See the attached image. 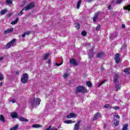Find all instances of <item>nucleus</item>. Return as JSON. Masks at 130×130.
Instances as JSON below:
<instances>
[{"label": "nucleus", "instance_id": "1", "mask_svg": "<svg viewBox=\"0 0 130 130\" xmlns=\"http://www.w3.org/2000/svg\"><path fill=\"white\" fill-rule=\"evenodd\" d=\"M33 8H35V4L34 3L32 2L27 5V6L24 7L22 10L18 14V16H22L23 14V11H28L29 10H31Z\"/></svg>", "mask_w": 130, "mask_h": 130}, {"label": "nucleus", "instance_id": "2", "mask_svg": "<svg viewBox=\"0 0 130 130\" xmlns=\"http://www.w3.org/2000/svg\"><path fill=\"white\" fill-rule=\"evenodd\" d=\"M88 92L87 89L83 86H78L76 87L75 91V94H78V93H83V94H86Z\"/></svg>", "mask_w": 130, "mask_h": 130}, {"label": "nucleus", "instance_id": "3", "mask_svg": "<svg viewBox=\"0 0 130 130\" xmlns=\"http://www.w3.org/2000/svg\"><path fill=\"white\" fill-rule=\"evenodd\" d=\"M40 102H41V100H40V98L35 99V98H34L30 100V104L32 106H34V105H40Z\"/></svg>", "mask_w": 130, "mask_h": 130}, {"label": "nucleus", "instance_id": "4", "mask_svg": "<svg viewBox=\"0 0 130 130\" xmlns=\"http://www.w3.org/2000/svg\"><path fill=\"white\" fill-rule=\"evenodd\" d=\"M28 76L27 73H25L22 75V77L21 78V82L23 84H26L28 82Z\"/></svg>", "mask_w": 130, "mask_h": 130}, {"label": "nucleus", "instance_id": "5", "mask_svg": "<svg viewBox=\"0 0 130 130\" xmlns=\"http://www.w3.org/2000/svg\"><path fill=\"white\" fill-rule=\"evenodd\" d=\"M15 42H16V39H14L12 40L10 42L8 43L6 45V47L7 49H9V48H11V47H12V46L14 45V44L15 43Z\"/></svg>", "mask_w": 130, "mask_h": 130}, {"label": "nucleus", "instance_id": "6", "mask_svg": "<svg viewBox=\"0 0 130 130\" xmlns=\"http://www.w3.org/2000/svg\"><path fill=\"white\" fill-rule=\"evenodd\" d=\"M114 60H115L116 63H119L121 61L120 59V54L119 53H116L114 55Z\"/></svg>", "mask_w": 130, "mask_h": 130}, {"label": "nucleus", "instance_id": "7", "mask_svg": "<svg viewBox=\"0 0 130 130\" xmlns=\"http://www.w3.org/2000/svg\"><path fill=\"white\" fill-rule=\"evenodd\" d=\"M81 122H82V120H79L77 122V123H76L74 127V130H79L80 129V124H81Z\"/></svg>", "mask_w": 130, "mask_h": 130}, {"label": "nucleus", "instance_id": "8", "mask_svg": "<svg viewBox=\"0 0 130 130\" xmlns=\"http://www.w3.org/2000/svg\"><path fill=\"white\" fill-rule=\"evenodd\" d=\"M99 117H101V113L99 112L96 113L93 116V121H95L97 120Z\"/></svg>", "mask_w": 130, "mask_h": 130}, {"label": "nucleus", "instance_id": "9", "mask_svg": "<svg viewBox=\"0 0 130 130\" xmlns=\"http://www.w3.org/2000/svg\"><path fill=\"white\" fill-rule=\"evenodd\" d=\"M70 62L71 64H73L74 67H76V66H78V62H77V60L75 59V58H72L70 60Z\"/></svg>", "mask_w": 130, "mask_h": 130}, {"label": "nucleus", "instance_id": "10", "mask_svg": "<svg viewBox=\"0 0 130 130\" xmlns=\"http://www.w3.org/2000/svg\"><path fill=\"white\" fill-rule=\"evenodd\" d=\"M113 82L114 83H115V84H119V81H118V75L116 74L114 76V79H113Z\"/></svg>", "mask_w": 130, "mask_h": 130}, {"label": "nucleus", "instance_id": "11", "mask_svg": "<svg viewBox=\"0 0 130 130\" xmlns=\"http://www.w3.org/2000/svg\"><path fill=\"white\" fill-rule=\"evenodd\" d=\"M104 55H105V53L104 52H100L98 53L96 57L97 58H100V57H103Z\"/></svg>", "mask_w": 130, "mask_h": 130}, {"label": "nucleus", "instance_id": "12", "mask_svg": "<svg viewBox=\"0 0 130 130\" xmlns=\"http://www.w3.org/2000/svg\"><path fill=\"white\" fill-rule=\"evenodd\" d=\"M99 14H100V12H98L94 14V16L93 18V22H96L97 21V18H98V16H99Z\"/></svg>", "mask_w": 130, "mask_h": 130}, {"label": "nucleus", "instance_id": "13", "mask_svg": "<svg viewBox=\"0 0 130 130\" xmlns=\"http://www.w3.org/2000/svg\"><path fill=\"white\" fill-rule=\"evenodd\" d=\"M77 117V115L75 113H71L69 115H67V118H74Z\"/></svg>", "mask_w": 130, "mask_h": 130}, {"label": "nucleus", "instance_id": "14", "mask_svg": "<svg viewBox=\"0 0 130 130\" xmlns=\"http://www.w3.org/2000/svg\"><path fill=\"white\" fill-rule=\"evenodd\" d=\"M13 31H14V28L11 27L7 30H5L4 34H6V35L9 34V33H12V32H13Z\"/></svg>", "mask_w": 130, "mask_h": 130}, {"label": "nucleus", "instance_id": "15", "mask_svg": "<svg viewBox=\"0 0 130 130\" xmlns=\"http://www.w3.org/2000/svg\"><path fill=\"white\" fill-rule=\"evenodd\" d=\"M10 116H11L12 118H17V117H18V113H11Z\"/></svg>", "mask_w": 130, "mask_h": 130}, {"label": "nucleus", "instance_id": "16", "mask_svg": "<svg viewBox=\"0 0 130 130\" xmlns=\"http://www.w3.org/2000/svg\"><path fill=\"white\" fill-rule=\"evenodd\" d=\"M49 56V53H45L43 56V60H46V59L48 58Z\"/></svg>", "mask_w": 130, "mask_h": 130}, {"label": "nucleus", "instance_id": "17", "mask_svg": "<svg viewBox=\"0 0 130 130\" xmlns=\"http://www.w3.org/2000/svg\"><path fill=\"white\" fill-rule=\"evenodd\" d=\"M118 124H119V120L114 119V125H115V126H118Z\"/></svg>", "mask_w": 130, "mask_h": 130}, {"label": "nucleus", "instance_id": "18", "mask_svg": "<svg viewBox=\"0 0 130 130\" xmlns=\"http://www.w3.org/2000/svg\"><path fill=\"white\" fill-rule=\"evenodd\" d=\"M19 119L20 121H23V122H27L29 121V120H28L23 117H20Z\"/></svg>", "mask_w": 130, "mask_h": 130}, {"label": "nucleus", "instance_id": "19", "mask_svg": "<svg viewBox=\"0 0 130 130\" xmlns=\"http://www.w3.org/2000/svg\"><path fill=\"white\" fill-rule=\"evenodd\" d=\"M116 91L117 92V91H119L120 89H121V86L119 85V84H117L115 86Z\"/></svg>", "mask_w": 130, "mask_h": 130}, {"label": "nucleus", "instance_id": "20", "mask_svg": "<svg viewBox=\"0 0 130 130\" xmlns=\"http://www.w3.org/2000/svg\"><path fill=\"white\" fill-rule=\"evenodd\" d=\"M124 73L127 74V75H130V68H125L124 69Z\"/></svg>", "mask_w": 130, "mask_h": 130}, {"label": "nucleus", "instance_id": "21", "mask_svg": "<svg viewBox=\"0 0 130 130\" xmlns=\"http://www.w3.org/2000/svg\"><path fill=\"white\" fill-rule=\"evenodd\" d=\"M123 10H124L125 11H128V12H130V5L123 7Z\"/></svg>", "mask_w": 130, "mask_h": 130}, {"label": "nucleus", "instance_id": "22", "mask_svg": "<svg viewBox=\"0 0 130 130\" xmlns=\"http://www.w3.org/2000/svg\"><path fill=\"white\" fill-rule=\"evenodd\" d=\"M64 123H67V124H69L70 123H75V121H72L71 120H67L64 121Z\"/></svg>", "mask_w": 130, "mask_h": 130}, {"label": "nucleus", "instance_id": "23", "mask_svg": "<svg viewBox=\"0 0 130 130\" xmlns=\"http://www.w3.org/2000/svg\"><path fill=\"white\" fill-rule=\"evenodd\" d=\"M18 21H19V18H16L14 21H13L12 22H11V24L12 25H16V24L18 23Z\"/></svg>", "mask_w": 130, "mask_h": 130}, {"label": "nucleus", "instance_id": "24", "mask_svg": "<svg viewBox=\"0 0 130 130\" xmlns=\"http://www.w3.org/2000/svg\"><path fill=\"white\" fill-rule=\"evenodd\" d=\"M32 127H34L35 128H38V127H42V125H40V124H34L32 125Z\"/></svg>", "mask_w": 130, "mask_h": 130}, {"label": "nucleus", "instance_id": "25", "mask_svg": "<svg viewBox=\"0 0 130 130\" xmlns=\"http://www.w3.org/2000/svg\"><path fill=\"white\" fill-rule=\"evenodd\" d=\"M81 3H82V1L79 0L77 4V7H76L77 9H80V7H81Z\"/></svg>", "mask_w": 130, "mask_h": 130}, {"label": "nucleus", "instance_id": "26", "mask_svg": "<svg viewBox=\"0 0 130 130\" xmlns=\"http://www.w3.org/2000/svg\"><path fill=\"white\" fill-rule=\"evenodd\" d=\"M0 120L1 121H3V122H6V119H5V117L4 116V115H0Z\"/></svg>", "mask_w": 130, "mask_h": 130}, {"label": "nucleus", "instance_id": "27", "mask_svg": "<svg viewBox=\"0 0 130 130\" xmlns=\"http://www.w3.org/2000/svg\"><path fill=\"white\" fill-rule=\"evenodd\" d=\"M127 127H128V124H125L123 125L122 130H127Z\"/></svg>", "mask_w": 130, "mask_h": 130}, {"label": "nucleus", "instance_id": "28", "mask_svg": "<svg viewBox=\"0 0 130 130\" xmlns=\"http://www.w3.org/2000/svg\"><path fill=\"white\" fill-rule=\"evenodd\" d=\"M6 4H7V5H13V1H12V0H6Z\"/></svg>", "mask_w": 130, "mask_h": 130}, {"label": "nucleus", "instance_id": "29", "mask_svg": "<svg viewBox=\"0 0 130 130\" xmlns=\"http://www.w3.org/2000/svg\"><path fill=\"white\" fill-rule=\"evenodd\" d=\"M7 11H8L7 9H4L1 12V15H5L6 13H7Z\"/></svg>", "mask_w": 130, "mask_h": 130}, {"label": "nucleus", "instance_id": "30", "mask_svg": "<svg viewBox=\"0 0 130 130\" xmlns=\"http://www.w3.org/2000/svg\"><path fill=\"white\" fill-rule=\"evenodd\" d=\"M86 85H87V86H88L89 88H90V87H92V83H91V82H90V81H87V82H86Z\"/></svg>", "mask_w": 130, "mask_h": 130}, {"label": "nucleus", "instance_id": "31", "mask_svg": "<svg viewBox=\"0 0 130 130\" xmlns=\"http://www.w3.org/2000/svg\"><path fill=\"white\" fill-rule=\"evenodd\" d=\"M105 82H106V80H104L102 81V82L101 83H100V84L98 85V87H100V86H101V85H103V84H104V83H105Z\"/></svg>", "mask_w": 130, "mask_h": 130}, {"label": "nucleus", "instance_id": "32", "mask_svg": "<svg viewBox=\"0 0 130 130\" xmlns=\"http://www.w3.org/2000/svg\"><path fill=\"white\" fill-rule=\"evenodd\" d=\"M76 28L77 30H79L80 28H81V25L79 23H76Z\"/></svg>", "mask_w": 130, "mask_h": 130}, {"label": "nucleus", "instance_id": "33", "mask_svg": "<svg viewBox=\"0 0 130 130\" xmlns=\"http://www.w3.org/2000/svg\"><path fill=\"white\" fill-rule=\"evenodd\" d=\"M81 35H82V36H86V35H87V32L85 31V30H83L81 32Z\"/></svg>", "mask_w": 130, "mask_h": 130}, {"label": "nucleus", "instance_id": "34", "mask_svg": "<svg viewBox=\"0 0 130 130\" xmlns=\"http://www.w3.org/2000/svg\"><path fill=\"white\" fill-rule=\"evenodd\" d=\"M101 25H98L95 28L96 31H100V29L101 28Z\"/></svg>", "mask_w": 130, "mask_h": 130}, {"label": "nucleus", "instance_id": "35", "mask_svg": "<svg viewBox=\"0 0 130 130\" xmlns=\"http://www.w3.org/2000/svg\"><path fill=\"white\" fill-rule=\"evenodd\" d=\"M122 3V0H117L116 4L117 5H119Z\"/></svg>", "mask_w": 130, "mask_h": 130}, {"label": "nucleus", "instance_id": "36", "mask_svg": "<svg viewBox=\"0 0 130 130\" xmlns=\"http://www.w3.org/2000/svg\"><path fill=\"white\" fill-rule=\"evenodd\" d=\"M104 107V108H110V105H109V104L105 105Z\"/></svg>", "mask_w": 130, "mask_h": 130}, {"label": "nucleus", "instance_id": "37", "mask_svg": "<svg viewBox=\"0 0 130 130\" xmlns=\"http://www.w3.org/2000/svg\"><path fill=\"white\" fill-rule=\"evenodd\" d=\"M4 76H3V74L0 73V81L4 80Z\"/></svg>", "mask_w": 130, "mask_h": 130}, {"label": "nucleus", "instance_id": "38", "mask_svg": "<svg viewBox=\"0 0 130 130\" xmlns=\"http://www.w3.org/2000/svg\"><path fill=\"white\" fill-rule=\"evenodd\" d=\"M94 56V54H89V58L90 59H92V58H93Z\"/></svg>", "mask_w": 130, "mask_h": 130}, {"label": "nucleus", "instance_id": "39", "mask_svg": "<svg viewBox=\"0 0 130 130\" xmlns=\"http://www.w3.org/2000/svg\"><path fill=\"white\" fill-rule=\"evenodd\" d=\"M69 77V75L68 74H64L63 75V78L64 79H67V78H68Z\"/></svg>", "mask_w": 130, "mask_h": 130}, {"label": "nucleus", "instance_id": "40", "mask_svg": "<svg viewBox=\"0 0 130 130\" xmlns=\"http://www.w3.org/2000/svg\"><path fill=\"white\" fill-rule=\"evenodd\" d=\"M10 102L12 103H16V100L15 99H12L10 100Z\"/></svg>", "mask_w": 130, "mask_h": 130}, {"label": "nucleus", "instance_id": "41", "mask_svg": "<svg viewBox=\"0 0 130 130\" xmlns=\"http://www.w3.org/2000/svg\"><path fill=\"white\" fill-rule=\"evenodd\" d=\"M30 33H31V31H26V32H24V34H25V35H30Z\"/></svg>", "mask_w": 130, "mask_h": 130}, {"label": "nucleus", "instance_id": "42", "mask_svg": "<svg viewBox=\"0 0 130 130\" xmlns=\"http://www.w3.org/2000/svg\"><path fill=\"white\" fill-rule=\"evenodd\" d=\"M89 52H90L89 54H91V55L94 54V51H93V50H90Z\"/></svg>", "mask_w": 130, "mask_h": 130}, {"label": "nucleus", "instance_id": "43", "mask_svg": "<svg viewBox=\"0 0 130 130\" xmlns=\"http://www.w3.org/2000/svg\"><path fill=\"white\" fill-rule=\"evenodd\" d=\"M114 109H115V110H118V109H119V107L116 106V107H114Z\"/></svg>", "mask_w": 130, "mask_h": 130}, {"label": "nucleus", "instance_id": "44", "mask_svg": "<svg viewBox=\"0 0 130 130\" xmlns=\"http://www.w3.org/2000/svg\"><path fill=\"white\" fill-rule=\"evenodd\" d=\"M115 117L117 118V119H119V118H120V117H119V115H115Z\"/></svg>", "mask_w": 130, "mask_h": 130}, {"label": "nucleus", "instance_id": "45", "mask_svg": "<svg viewBox=\"0 0 130 130\" xmlns=\"http://www.w3.org/2000/svg\"><path fill=\"white\" fill-rule=\"evenodd\" d=\"M51 125H50L49 127L47 128L45 130H51Z\"/></svg>", "mask_w": 130, "mask_h": 130}, {"label": "nucleus", "instance_id": "46", "mask_svg": "<svg viewBox=\"0 0 130 130\" xmlns=\"http://www.w3.org/2000/svg\"><path fill=\"white\" fill-rule=\"evenodd\" d=\"M61 64H62V63H56V66H57V67H59V66H61Z\"/></svg>", "mask_w": 130, "mask_h": 130}, {"label": "nucleus", "instance_id": "47", "mask_svg": "<svg viewBox=\"0 0 130 130\" xmlns=\"http://www.w3.org/2000/svg\"><path fill=\"white\" fill-rule=\"evenodd\" d=\"M90 129H91L90 126H88L86 127V130H90Z\"/></svg>", "mask_w": 130, "mask_h": 130}, {"label": "nucleus", "instance_id": "48", "mask_svg": "<svg viewBox=\"0 0 130 130\" xmlns=\"http://www.w3.org/2000/svg\"><path fill=\"white\" fill-rule=\"evenodd\" d=\"M108 10H109V11H110V10H111V5H109L108 7Z\"/></svg>", "mask_w": 130, "mask_h": 130}, {"label": "nucleus", "instance_id": "49", "mask_svg": "<svg viewBox=\"0 0 130 130\" xmlns=\"http://www.w3.org/2000/svg\"><path fill=\"white\" fill-rule=\"evenodd\" d=\"M122 28L123 29H125V24H122Z\"/></svg>", "mask_w": 130, "mask_h": 130}, {"label": "nucleus", "instance_id": "50", "mask_svg": "<svg viewBox=\"0 0 130 130\" xmlns=\"http://www.w3.org/2000/svg\"><path fill=\"white\" fill-rule=\"evenodd\" d=\"M47 62L48 63H49V64H50L51 62V61L50 60V59H49L48 60H47Z\"/></svg>", "mask_w": 130, "mask_h": 130}, {"label": "nucleus", "instance_id": "51", "mask_svg": "<svg viewBox=\"0 0 130 130\" xmlns=\"http://www.w3.org/2000/svg\"><path fill=\"white\" fill-rule=\"evenodd\" d=\"M26 36V35L25 33H24L23 34H22V37H25Z\"/></svg>", "mask_w": 130, "mask_h": 130}, {"label": "nucleus", "instance_id": "52", "mask_svg": "<svg viewBox=\"0 0 130 130\" xmlns=\"http://www.w3.org/2000/svg\"><path fill=\"white\" fill-rule=\"evenodd\" d=\"M3 59H4V57H0V61H1V60H3Z\"/></svg>", "mask_w": 130, "mask_h": 130}, {"label": "nucleus", "instance_id": "53", "mask_svg": "<svg viewBox=\"0 0 130 130\" xmlns=\"http://www.w3.org/2000/svg\"><path fill=\"white\" fill-rule=\"evenodd\" d=\"M51 130H58L57 128H52Z\"/></svg>", "mask_w": 130, "mask_h": 130}, {"label": "nucleus", "instance_id": "54", "mask_svg": "<svg viewBox=\"0 0 130 130\" xmlns=\"http://www.w3.org/2000/svg\"><path fill=\"white\" fill-rule=\"evenodd\" d=\"M0 86H3V82H1L0 83Z\"/></svg>", "mask_w": 130, "mask_h": 130}, {"label": "nucleus", "instance_id": "55", "mask_svg": "<svg viewBox=\"0 0 130 130\" xmlns=\"http://www.w3.org/2000/svg\"><path fill=\"white\" fill-rule=\"evenodd\" d=\"M104 128H106V124H104Z\"/></svg>", "mask_w": 130, "mask_h": 130}, {"label": "nucleus", "instance_id": "56", "mask_svg": "<svg viewBox=\"0 0 130 130\" xmlns=\"http://www.w3.org/2000/svg\"><path fill=\"white\" fill-rule=\"evenodd\" d=\"M9 17H11V16H12V14H11V13H9Z\"/></svg>", "mask_w": 130, "mask_h": 130}, {"label": "nucleus", "instance_id": "57", "mask_svg": "<svg viewBox=\"0 0 130 130\" xmlns=\"http://www.w3.org/2000/svg\"><path fill=\"white\" fill-rule=\"evenodd\" d=\"M16 75H19V72H16Z\"/></svg>", "mask_w": 130, "mask_h": 130}, {"label": "nucleus", "instance_id": "58", "mask_svg": "<svg viewBox=\"0 0 130 130\" xmlns=\"http://www.w3.org/2000/svg\"><path fill=\"white\" fill-rule=\"evenodd\" d=\"M111 4H114V1H112L111 2Z\"/></svg>", "mask_w": 130, "mask_h": 130}, {"label": "nucleus", "instance_id": "59", "mask_svg": "<svg viewBox=\"0 0 130 130\" xmlns=\"http://www.w3.org/2000/svg\"><path fill=\"white\" fill-rule=\"evenodd\" d=\"M63 62V60H61L60 63H62Z\"/></svg>", "mask_w": 130, "mask_h": 130}]
</instances>
